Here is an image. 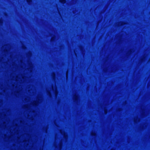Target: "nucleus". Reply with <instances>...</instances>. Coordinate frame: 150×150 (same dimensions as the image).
I'll use <instances>...</instances> for the list:
<instances>
[{"mask_svg": "<svg viewBox=\"0 0 150 150\" xmlns=\"http://www.w3.org/2000/svg\"><path fill=\"white\" fill-rule=\"evenodd\" d=\"M60 2L62 4H64L66 2V0H60Z\"/></svg>", "mask_w": 150, "mask_h": 150, "instance_id": "nucleus-1", "label": "nucleus"}, {"mask_svg": "<svg viewBox=\"0 0 150 150\" xmlns=\"http://www.w3.org/2000/svg\"><path fill=\"white\" fill-rule=\"evenodd\" d=\"M27 3L28 4L32 2V0H26Z\"/></svg>", "mask_w": 150, "mask_h": 150, "instance_id": "nucleus-2", "label": "nucleus"}, {"mask_svg": "<svg viewBox=\"0 0 150 150\" xmlns=\"http://www.w3.org/2000/svg\"><path fill=\"white\" fill-rule=\"evenodd\" d=\"M75 100H77V99L78 98V97L77 96H75Z\"/></svg>", "mask_w": 150, "mask_h": 150, "instance_id": "nucleus-3", "label": "nucleus"}]
</instances>
